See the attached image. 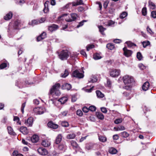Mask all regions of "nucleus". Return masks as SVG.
Returning a JSON list of instances; mask_svg holds the SVG:
<instances>
[{"label": "nucleus", "instance_id": "a18cd8bd", "mask_svg": "<svg viewBox=\"0 0 156 156\" xmlns=\"http://www.w3.org/2000/svg\"><path fill=\"white\" fill-rule=\"evenodd\" d=\"M13 120L16 121L17 123H18L20 125H21V122H19V118L17 116H14V117Z\"/></svg>", "mask_w": 156, "mask_h": 156}, {"label": "nucleus", "instance_id": "58836bf2", "mask_svg": "<svg viewBox=\"0 0 156 156\" xmlns=\"http://www.w3.org/2000/svg\"><path fill=\"white\" fill-rule=\"evenodd\" d=\"M123 121L122 118H119L115 119L114 121V123L116 124H119L121 123Z\"/></svg>", "mask_w": 156, "mask_h": 156}, {"label": "nucleus", "instance_id": "412c9836", "mask_svg": "<svg viewBox=\"0 0 156 156\" xmlns=\"http://www.w3.org/2000/svg\"><path fill=\"white\" fill-rule=\"evenodd\" d=\"M96 116H97V117L101 119V120H102L104 118V116L103 114L100 112H96Z\"/></svg>", "mask_w": 156, "mask_h": 156}, {"label": "nucleus", "instance_id": "f3484780", "mask_svg": "<svg viewBox=\"0 0 156 156\" xmlns=\"http://www.w3.org/2000/svg\"><path fill=\"white\" fill-rule=\"evenodd\" d=\"M19 130L23 134H27L28 133V130L26 127L22 126L19 129Z\"/></svg>", "mask_w": 156, "mask_h": 156}, {"label": "nucleus", "instance_id": "ea45409f", "mask_svg": "<svg viewBox=\"0 0 156 156\" xmlns=\"http://www.w3.org/2000/svg\"><path fill=\"white\" fill-rule=\"evenodd\" d=\"M71 144L73 146V147L77 148L78 147V145L76 143V142L74 141H71Z\"/></svg>", "mask_w": 156, "mask_h": 156}, {"label": "nucleus", "instance_id": "39448f33", "mask_svg": "<svg viewBox=\"0 0 156 156\" xmlns=\"http://www.w3.org/2000/svg\"><path fill=\"white\" fill-rule=\"evenodd\" d=\"M45 111V108L42 107L35 108L33 109V111L35 113L39 115L43 114Z\"/></svg>", "mask_w": 156, "mask_h": 156}, {"label": "nucleus", "instance_id": "c756f323", "mask_svg": "<svg viewBox=\"0 0 156 156\" xmlns=\"http://www.w3.org/2000/svg\"><path fill=\"white\" fill-rule=\"evenodd\" d=\"M149 6L151 9H155L156 8L155 4L152 2L151 1L149 2Z\"/></svg>", "mask_w": 156, "mask_h": 156}, {"label": "nucleus", "instance_id": "f704fd0d", "mask_svg": "<svg viewBox=\"0 0 156 156\" xmlns=\"http://www.w3.org/2000/svg\"><path fill=\"white\" fill-rule=\"evenodd\" d=\"M67 15L68 14H64L59 16L58 17V20L59 21H60L63 20L64 19V17L66 16H67Z\"/></svg>", "mask_w": 156, "mask_h": 156}, {"label": "nucleus", "instance_id": "5701e85b", "mask_svg": "<svg viewBox=\"0 0 156 156\" xmlns=\"http://www.w3.org/2000/svg\"><path fill=\"white\" fill-rule=\"evenodd\" d=\"M8 133L10 135H16L15 133L13 131L12 128L10 126L7 127Z\"/></svg>", "mask_w": 156, "mask_h": 156}, {"label": "nucleus", "instance_id": "de8ad7c7", "mask_svg": "<svg viewBox=\"0 0 156 156\" xmlns=\"http://www.w3.org/2000/svg\"><path fill=\"white\" fill-rule=\"evenodd\" d=\"M76 114L80 116H81L83 115V112L81 110L79 109L76 111Z\"/></svg>", "mask_w": 156, "mask_h": 156}, {"label": "nucleus", "instance_id": "603ef678", "mask_svg": "<svg viewBox=\"0 0 156 156\" xmlns=\"http://www.w3.org/2000/svg\"><path fill=\"white\" fill-rule=\"evenodd\" d=\"M115 22L112 20H109L108 22V24H106L107 26H111L114 24Z\"/></svg>", "mask_w": 156, "mask_h": 156}, {"label": "nucleus", "instance_id": "e2e57ef3", "mask_svg": "<svg viewBox=\"0 0 156 156\" xmlns=\"http://www.w3.org/2000/svg\"><path fill=\"white\" fill-rule=\"evenodd\" d=\"M113 138L114 140H116L119 139V136L118 135L115 134L113 136Z\"/></svg>", "mask_w": 156, "mask_h": 156}, {"label": "nucleus", "instance_id": "cd10ccee", "mask_svg": "<svg viewBox=\"0 0 156 156\" xmlns=\"http://www.w3.org/2000/svg\"><path fill=\"white\" fill-rule=\"evenodd\" d=\"M98 28L99 29V31L101 33V34L103 35H105V34L104 33V31L106 30V29L101 26H98Z\"/></svg>", "mask_w": 156, "mask_h": 156}, {"label": "nucleus", "instance_id": "5fc2aeb1", "mask_svg": "<svg viewBox=\"0 0 156 156\" xmlns=\"http://www.w3.org/2000/svg\"><path fill=\"white\" fill-rule=\"evenodd\" d=\"M86 21L85 20H83L81 22H80L79 23V24L77 25V27L79 28L80 27L83 26V24L84 22H85Z\"/></svg>", "mask_w": 156, "mask_h": 156}, {"label": "nucleus", "instance_id": "6ab92c4d", "mask_svg": "<svg viewBox=\"0 0 156 156\" xmlns=\"http://www.w3.org/2000/svg\"><path fill=\"white\" fill-rule=\"evenodd\" d=\"M62 138V136L61 134H59L57 136L56 139V143L57 144H59L61 141Z\"/></svg>", "mask_w": 156, "mask_h": 156}, {"label": "nucleus", "instance_id": "69168bd1", "mask_svg": "<svg viewBox=\"0 0 156 156\" xmlns=\"http://www.w3.org/2000/svg\"><path fill=\"white\" fill-rule=\"evenodd\" d=\"M138 66L141 69H143L145 68V66L142 64H140Z\"/></svg>", "mask_w": 156, "mask_h": 156}, {"label": "nucleus", "instance_id": "473e14b6", "mask_svg": "<svg viewBox=\"0 0 156 156\" xmlns=\"http://www.w3.org/2000/svg\"><path fill=\"white\" fill-rule=\"evenodd\" d=\"M68 112L67 111H65L61 112V113L58 115L59 117H62L67 115Z\"/></svg>", "mask_w": 156, "mask_h": 156}, {"label": "nucleus", "instance_id": "338daca9", "mask_svg": "<svg viewBox=\"0 0 156 156\" xmlns=\"http://www.w3.org/2000/svg\"><path fill=\"white\" fill-rule=\"evenodd\" d=\"M46 34L45 32H43L40 36L42 37V39H44L46 37Z\"/></svg>", "mask_w": 156, "mask_h": 156}, {"label": "nucleus", "instance_id": "6e6d98bb", "mask_svg": "<svg viewBox=\"0 0 156 156\" xmlns=\"http://www.w3.org/2000/svg\"><path fill=\"white\" fill-rule=\"evenodd\" d=\"M46 20V18L45 17L41 18L40 20H38L39 23H40L44 22Z\"/></svg>", "mask_w": 156, "mask_h": 156}, {"label": "nucleus", "instance_id": "680f3d73", "mask_svg": "<svg viewBox=\"0 0 156 156\" xmlns=\"http://www.w3.org/2000/svg\"><path fill=\"white\" fill-rule=\"evenodd\" d=\"M101 111L104 113H106L107 112V110L105 107H101Z\"/></svg>", "mask_w": 156, "mask_h": 156}, {"label": "nucleus", "instance_id": "a211bd4d", "mask_svg": "<svg viewBox=\"0 0 156 156\" xmlns=\"http://www.w3.org/2000/svg\"><path fill=\"white\" fill-rule=\"evenodd\" d=\"M12 12H10L4 16V19L5 20H8L12 18Z\"/></svg>", "mask_w": 156, "mask_h": 156}, {"label": "nucleus", "instance_id": "a19ab883", "mask_svg": "<svg viewBox=\"0 0 156 156\" xmlns=\"http://www.w3.org/2000/svg\"><path fill=\"white\" fill-rule=\"evenodd\" d=\"M61 125L64 127H67L68 126L69 124L66 121H62L61 123Z\"/></svg>", "mask_w": 156, "mask_h": 156}, {"label": "nucleus", "instance_id": "4468645a", "mask_svg": "<svg viewBox=\"0 0 156 156\" xmlns=\"http://www.w3.org/2000/svg\"><path fill=\"white\" fill-rule=\"evenodd\" d=\"M149 83L148 82H146L144 83L142 86V89L144 91L147 90L149 87Z\"/></svg>", "mask_w": 156, "mask_h": 156}, {"label": "nucleus", "instance_id": "13d9d810", "mask_svg": "<svg viewBox=\"0 0 156 156\" xmlns=\"http://www.w3.org/2000/svg\"><path fill=\"white\" fill-rule=\"evenodd\" d=\"M94 47V45L93 44L89 45L87 47V51H89L90 49Z\"/></svg>", "mask_w": 156, "mask_h": 156}, {"label": "nucleus", "instance_id": "72a5a7b5", "mask_svg": "<svg viewBox=\"0 0 156 156\" xmlns=\"http://www.w3.org/2000/svg\"><path fill=\"white\" fill-rule=\"evenodd\" d=\"M122 136L124 138H126L129 136V134L126 131L121 132L120 133Z\"/></svg>", "mask_w": 156, "mask_h": 156}, {"label": "nucleus", "instance_id": "774afa93", "mask_svg": "<svg viewBox=\"0 0 156 156\" xmlns=\"http://www.w3.org/2000/svg\"><path fill=\"white\" fill-rule=\"evenodd\" d=\"M80 53L82 55H83L85 57H87V54H86L85 51H84L83 50H81L80 51Z\"/></svg>", "mask_w": 156, "mask_h": 156}, {"label": "nucleus", "instance_id": "4c0bfd02", "mask_svg": "<svg viewBox=\"0 0 156 156\" xmlns=\"http://www.w3.org/2000/svg\"><path fill=\"white\" fill-rule=\"evenodd\" d=\"M127 15V13L125 12H123L120 15V17L121 19H123Z\"/></svg>", "mask_w": 156, "mask_h": 156}, {"label": "nucleus", "instance_id": "0e129e2a", "mask_svg": "<svg viewBox=\"0 0 156 156\" xmlns=\"http://www.w3.org/2000/svg\"><path fill=\"white\" fill-rule=\"evenodd\" d=\"M94 87L93 86L92 87L89 89H85V92H90L92 91L93 90V88Z\"/></svg>", "mask_w": 156, "mask_h": 156}, {"label": "nucleus", "instance_id": "f8f14e48", "mask_svg": "<svg viewBox=\"0 0 156 156\" xmlns=\"http://www.w3.org/2000/svg\"><path fill=\"white\" fill-rule=\"evenodd\" d=\"M47 125L48 127L54 129H56L58 127V125L54 124L52 122H48Z\"/></svg>", "mask_w": 156, "mask_h": 156}, {"label": "nucleus", "instance_id": "4d7b16f0", "mask_svg": "<svg viewBox=\"0 0 156 156\" xmlns=\"http://www.w3.org/2000/svg\"><path fill=\"white\" fill-rule=\"evenodd\" d=\"M26 105V102H24L22 104L21 107V111L23 113H24V109Z\"/></svg>", "mask_w": 156, "mask_h": 156}, {"label": "nucleus", "instance_id": "e433bc0d", "mask_svg": "<svg viewBox=\"0 0 156 156\" xmlns=\"http://www.w3.org/2000/svg\"><path fill=\"white\" fill-rule=\"evenodd\" d=\"M142 44L143 47L145 48L150 44V42L149 41H146L143 42Z\"/></svg>", "mask_w": 156, "mask_h": 156}, {"label": "nucleus", "instance_id": "0eeeda50", "mask_svg": "<svg viewBox=\"0 0 156 156\" xmlns=\"http://www.w3.org/2000/svg\"><path fill=\"white\" fill-rule=\"evenodd\" d=\"M72 76L74 77L81 78L83 77V75L82 73H80L78 71L76 70L73 72Z\"/></svg>", "mask_w": 156, "mask_h": 156}, {"label": "nucleus", "instance_id": "6e6552de", "mask_svg": "<svg viewBox=\"0 0 156 156\" xmlns=\"http://www.w3.org/2000/svg\"><path fill=\"white\" fill-rule=\"evenodd\" d=\"M37 150L38 153L41 155H46L48 153V151L44 148H39Z\"/></svg>", "mask_w": 156, "mask_h": 156}, {"label": "nucleus", "instance_id": "79ce46f5", "mask_svg": "<svg viewBox=\"0 0 156 156\" xmlns=\"http://www.w3.org/2000/svg\"><path fill=\"white\" fill-rule=\"evenodd\" d=\"M142 14L143 15L145 16L147 14V11L146 7H144L142 10Z\"/></svg>", "mask_w": 156, "mask_h": 156}, {"label": "nucleus", "instance_id": "7ed1b4c3", "mask_svg": "<svg viewBox=\"0 0 156 156\" xmlns=\"http://www.w3.org/2000/svg\"><path fill=\"white\" fill-rule=\"evenodd\" d=\"M121 70L119 69H113L110 71V75L113 77H116L119 76L120 74Z\"/></svg>", "mask_w": 156, "mask_h": 156}, {"label": "nucleus", "instance_id": "b1692460", "mask_svg": "<svg viewBox=\"0 0 156 156\" xmlns=\"http://www.w3.org/2000/svg\"><path fill=\"white\" fill-rule=\"evenodd\" d=\"M68 100V98L66 97H63L59 99L58 101L61 102L62 104H63L65 103Z\"/></svg>", "mask_w": 156, "mask_h": 156}, {"label": "nucleus", "instance_id": "052dcab7", "mask_svg": "<svg viewBox=\"0 0 156 156\" xmlns=\"http://www.w3.org/2000/svg\"><path fill=\"white\" fill-rule=\"evenodd\" d=\"M83 111L85 113L88 112L89 110V108H88L87 107H85L83 108L82 109Z\"/></svg>", "mask_w": 156, "mask_h": 156}, {"label": "nucleus", "instance_id": "ddd939ff", "mask_svg": "<svg viewBox=\"0 0 156 156\" xmlns=\"http://www.w3.org/2000/svg\"><path fill=\"white\" fill-rule=\"evenodd\" d=\"M42 144L44 147H48L50 145V142L49 140L45 139L43 140Z\"/></svg>", "mask_w": 156, "mask_h": 156}, {"label": "nucleus", "instance_id": "20e7f679", "mask_svg": "<svg viewBox=\"0 0 156 156\" xmlns=\"http://www.w3.org/2000/svg\"><path fill=\"white\" fill-rule=\"evenodd\" d=\"M122 80L125 84H129L134 81L133 77L128 75L124 76L122 78Z\"/></svg>", "mask_w": 156, "mask_h": 156}, {"label": "nucleus", "instance_id": "3c124183", "mask_svg": "<svg viewBox=\"0 0 156 156\" xmlns=\"http://www.w3.org/2000/svg\"><path fill=\"white\" fill-rule=\"evenodd\" d=\"M89 110H90L91 111H94L96 110V108L94 106H91L89 107Z\"/></svg>", "mask_w": 156, "mask_h": 156}, {"label": "nucleus", "instance_id": "bb28decb", "mask_svg": "<svg viewBox=\"0 0 156 156\" xmlns=\"http://www.w3.org/2000/svg\"><path fill=\"white\" fill-rule=\"evenodd\" d=\"M96 93L98 98H102L104 96V94L99 90H97L96 91Z\"/></svg>", "mask_w": 156, "mask_h": 156}, {"label": "nucleus", "instance_id": "f03ea898", "mask_svg": "<svg viewBox=\"0 0 156 156\" xmlns=\"http://www.w3.org/2000/svg\"><path fill=\"white\" fill-rule=\"evenodd\" d=\"M60 85L59 83H56L54 85L50 91V94H55L56 95H59L60 94V92L58 90Z\"/></svg>", "mask_w": 156, "mask_h": 156}, {"label": "nucleus", "instance_id": "dca6fc26", "mask_svg": "<svg viewBox=\"0 0 156 156\" xmlns=\"http://www.w3.org/2000/svg\"><path fill=\"white\" fill-rule=\"evenodd\" d=\"M39 137L37 135H34L32 136L31 138L32 142L35 143L37 142L39 140Z\"/></svg>", "mask_w": 156, "mask_h": 156}, {"label": "nucleus", "instance_id": "a878e982", "mask_svg": "<svg viewBox=\"0 0 156 156\" xmlns=\"http://www.w3.org/2000/svg\"><path fill=\"white\" fill-rule=\"evenodd\" d=\"M102 57L98 53L94 54L93 55V58L95 60H98L101 58Z\"/></svg>", "mask_w": 156, "mask_h": 156}, {"label": "nucleus", "instance_id": "49530a36", "mask_svg": "<svg viewBox=\"0 0 156 156\" xmlns=\"http://www.w3.org/2000/svg\"><path fill=\"white\" fill-rule=\"evenodd\" d=\"M137 58L139 60H141L142 58V56L140 52H138L137 54Z\"/></svg>", "mask_w": 156, "mask_h": 156}, {"label": "nucleus", "instance_id": "c85d7f7f", "mask_svg": "<svg viewBox=\"0 0 156 156\" xmlns=\"http://www.w3.org/2000/svg\"><path fill=\"white\" fill-rule=\"evenodd\" d=\"M38 20H33L31 22H29V25L34 26L39 24Z\"/></svg>", "mask_w": 156, "mask_h": 156}, {"label": "nucleus", "instance_id": "bf43d9fd", "mask_svg": "<svg viewBox=\"0 0 156 156\" xmlns=\"http://www.w3.org/2000/svg\"><path fill=\"white\" fill-rule=\"evenodd\" d=\"M147 31L149 33L151 34H154V32L152 31L151 29L149 27H147Z\"/></svg>", "mask_w": 156, "mask_h": 156}, {"label": "nucleus", "instance_id": "1a4fd4ad", "mask_svg": "<svg viewBox=\"0 0 156 156\" xmlns=\"http://www.w3.org/2000/svg\"><path fill=\"white\" fill-rule=\"evenodd\" d=\"M124 51V55L126 57L130 56L132 53V52L130 50H128L126 47H124L123 48Z\"/></svg>", "mask_w": 156, "mask_h": 156}, {"label": "nucleus", "instance_id": "9d476101", "mask_svg": "<svg viewBox=\"0 0 156 156\" xmlns=\"http://www.w3.org/2000/svg\"><path fill=\"white\" fill-rule=\"evenodd\" d=\"M34 121V119L32 117L29 118L25 122V124L28 126H31Z\"/></svg>", "mask_w": 156, "mask_h": 156}, {"label": "nucleus", "instance_id": "393cba45", "mask_svg": "<svg viewBox=\"0 0 156 156\" xmlns=\"http://www.w3.org/2000/svg\"><path fill=\"white\" fill-rule=\"evenodd\" d=\"M97 79L95 76H92L91 77V78L89 80L90 82L94 83L97 81Z\"/></svg>", "mask_w": 156, "mask_h": 156}, {"label": "nucleus", "instance_id": "7c9ffc66", "mask_svg": "<svg viewBox=\"0 0 156 156\" xmlns=\"http://www.w3.org/2000/svg\"><path fill=\"white\" fill-rule=\"evenodd\" d=\"M106 47L107 48L110 50H112L115 48L114 44L112 43H109L107 44Z\"/></svg>", "mask_w": 156, "mask_h": 156}, {"label": "nucleus", "instance_id": "2f4dec72", "mask_svg": "<svg viewBox=\"0 0 156 156\" xmlns=\"http://www.w3.org/2000/svg\"><path fill=\"white\" fill-rule=\"evenodd\" d=\"M76 135L74 133L68 134L66 136V138L69 139H73L75 138Z\"/></svg>", "mask_w": 156, "mask_h": 156}, {"label": "nucleus", "instance_id": "c9c22d12", "mask_svg": "<svg viewBox=\"0 0 156 156\" xmlns=\"http://www.w3.org/2000/svg\"><path fill=\"white\" fill-rule=\"evenodd\" d=\"M99 140L102 142H105L106 141V138L105 136H99Z\"/></svg>", "mask_w": 156, "mask_h": 156}, {"label": "nucleus", "instance_id": "09e8293b", "mask_svg": "<svg viewBox=\"0 0 156 156\" xmlns=\"http://www.w3.org/2000/svg\"><path fill=\"white\" fill-rule=\"evenodd\" d=\"M93 146L94 145L92 144L90 145L89 144H87L86 145V148L88 150H91L93 148Z\"/></svg>", "mask_w": 156, "mask_h": 156}, {"label": "nucleus", "instance_id": "864d4df0", "mask_svg": "<svg viewBox=\"0 0 156 156\" xmlns=\"http://www.w3.org/2000/svg\"><path fill=\"white\" fill-rule=\"evenodd\" d=\"M151 16L154 18H156V11H153L151 13Z\"/></svg>", "mask_w": 156, "mask_h": 156}, {"label": "nucleus", "instance_id": "8fccbe9b", "mask_svg": "<svg viewBox=\"0 0 156 156\" xmlns=\"http://www.w3.org/2000/svg\"><path fill=\"white\" fill-rule=\"evenodd\" d=\"M7 66V64L5 63H3L0 65V69H4Z\"/></svg>", "mask_w": 156, "mask_h": 156}, {"label": "nucleus", "instance_id": "2eb2a0df", "mask_svg": "<svg viewBox=\"0 0 156 156\" xmlns=\"http://www.w3.org/2000/svg\"><path fill=\"white\" fill-rule=\"evenodd\" d=\"M71 85L67 83H66L63 84L62 87V88L63 89H66L68 90H69L71 88Z\"/></svg>", "mask_w": 156, "mask_h": 156}, {"label": "nucleus", "instance_id": "9b49d317", "mask_svg": "<svg viewBox=\"0 0 156 156\" xmlns=\"http://www.w3.org/2000/svg\"><path fill=\"white\" fill-rule=\"evenodd\" d=\"M58 28V25L53 24L48 27V29L50 31L53 32V31L56 30Z\"/></svg>", "mask_w": 156, "mask_h": 156}, {"label": "nucleus", "instance_id": "423d86ee", "mask_svg": "<svg viewBox=\"0 0 156 156\" xmlns=\"http://www.w3.org/2000/svg\"><path fill=\"white\" fill-rule=\"evenodd\" d=\"M71 18L69 17L65 18V20L66 21L68 22H71L74 21L76 19L77 15V14L75 13H72L70 14Z\"/></svg>", "mask_w": 156, "mask_h": 156}, {"label": "nucleus", "instance_id": "37998d69", "mask_svg": "<svg viewBox=\"0 0 156 156\" xmlns=\"http://www.w3.org/2000/svg\"><path fill=\"white\" fill-rule=\"evenodd\" d=\"M69 74V72L67 70H65L64 74H62V76L63 77H66Z\"/></svg>", "mask_w": 156, "mask_h": 156}, {"label": "nucleus", "instance_id": "f257e3e1", "mask_svg": "<svg viewBox=\"0 0 156 156\" xmlns=\"http://www.w3.org/2000/svg\"><path fill=\"white\" fill-rule=\"evenodd\" d=\"M58 58L62 60H66L69 57V53L66 50H62L60 52H57Z\"/></svg>", "mask_w": 156, "mask_h": 156}, {"label": "nucleus", "instance_id": "c03bdc74", "mask_svg": "<svg viewBox=\"0 0 156 156\" xmlns=\"http://www.w3.org/2000/svg\"><path fill=\"white\" fill-rule=\"evenodd\" d=\"M126 43L127 44L128 46L129 47H131L133 45L136 46V45L130 41H127L126 42Z\"/></svg>", "mask_w": 156, "mask_h": 156}, {"label": "nucleus", "instance_id": "4be33fe9", "mask_svg": "<svg viewBox=\"0 0 156 156\" xmlns=\"http://www.w3.org/2000/svg\"><path fill=\"white\" fill-rule=\"evenodd\" d=\"M109 152L111 154H115L117 152V151L114 147H111L109 149Z\"/></svg>", "mask_w": 156, "mask_h": 156}, {"label": "nucleus", "instance_id": "aec40b11", "mask_svg": "<svg viewBox=\"0 0 156 156\" xmlns=\"http://www.w3.org/2000/svg\"><path fill=\"white\" fill-rule=\"evenodd\" d=\"M83 2L82 0H77L76 2H73L72 5L73 6H76L79 5L83 4Z\"/></svg>", "mask_w": 156, "mask_h": 156}]
</instances>
